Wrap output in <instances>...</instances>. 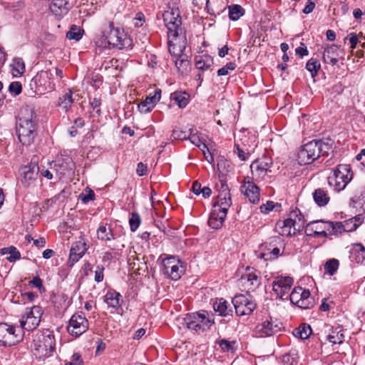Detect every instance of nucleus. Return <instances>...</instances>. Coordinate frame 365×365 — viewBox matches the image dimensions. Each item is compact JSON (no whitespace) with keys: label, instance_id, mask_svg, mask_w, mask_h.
I'll return each mask as SVG.
<instances>
[{"label":"nucleus","instance_id":"12","mask_svg":"<svg viewBox=\"0 0 365 365\" xmlns=\"http://www.w3.org/2000/svg\"><path fill=\"white\" fill-rule=\"evenodd\" d=\"M88 329V321L83 312L75 313L68 322V332L76 337L83 334Z\"/></svg>","mask_w":365,"mask_h":365},{"label":"nucleus","instance_id":"42","mask_svg":"<svg viewBox=\"0 0 365 365\" xmlns=\"http://www.w3.org/2000/svg\"><path fill=\"white\" fill-rule=\"evenodd\" d=\"M327 227L328 235L338 236L339 235L344 232L346 230V228L344 227V223L342 222L328 221V225H327Z\"/></svg>","mask_w":365,"mask_h":365},{"label":"nucleus","instance_id":"10","mask_svg":"<svg viewBox=\"0 0 365 365\" xmlns=\"http://www.w3.org/2000/svg\"><path fill=\"white\" fill-rule=\"evenodd\" d=\"M237 316L250 315L257 307V303L250 295L237 294L232 300Z\"/></svg>","mask_w":365,"mask_h":365},{"label":"nucleus","instance_id":"6","mask_svg":"<svg viewBox=\"0 0 365 365\" xmlns=\"http://www.w3.org/2000/svg\"><path fill=\"white\" fill-rule=\"evenodd\" d=\"M163 19L168 29V38L185 40V30L182 27V19L178 8H170L163 14Z\"/></svg>","mask_w":365,"mask_h":365},{"label":"nucleus","instance_id":"17","mask_svg":"<svg viewBox=\"0 0 365 365\" xmlns=\"http://www.w3.org/2000/svg\"><path fill=\"white\" fill-rule=\"evenodd\" d=\"M39 172V167L37 163L31 162L29 165L21 169V184L26 188L29 187L36 180Z\"/></svg>","mask_w":365,"mask_h":365},{"label":"nucleus","instance_id":"14","mask_svg":"<svg viewBox=\"0 0 365 365\" xmlns=\"http://www.w3.org/2000/svg\"><path fill=\"white\" fill-rule=\"evenodd\" d=\"M293 282V278L291 277L277 276L272 282V289L280 299H287V297H284L289 292Z\"/></svg>","mask_w":365,"mask_h":365},{"label":"nucleus","instance_id":"56","mask_svg":"<svg viewBox=\"0 0 365 365\" xmlns=\"http://www.w3.org/2000/svg\"><path fill=\"white\" fill-rule=\"evenodd\" d=\"M29 286L31 288H37L40 293H43L46 292V288L43 284V280L38 277H34L29 282Z\"/></svg>","mask_w":365,"mask_h":365},{"label":"nucleus","instance_id":"37","mask_svg":"<svg viewBox=\"0 0 365 365\" xmlns=\"http://www.w3.org/2000/svg\"><path fill=\"white\" fill-rule=\"evenodd\" d=\"M300 297L301 301L299 302L300 309H312L314 307L315 304V301L314 297L311 296L310 292L309 289H304L302 287V290L300 292Z\"/></svg>","mask_w":365,"mask_h":365},{"label":"nucleus","instance_id":"35","mask_svg":"<svg viewBox=\"0 0 365 365\" xmlns=\"http://www.w3.org/2000/svg\"><path fill=\"white\" fill-rule=\"evenodd\" d=\"M314 202L319 207L326 206L330 201V197L327 190L324 188H317L312 193Z\"/></svg>","mask_w":365,"mask_h":365},{"label":"nucleus","instance_id":"19","mask_svg":"<svg viewBox=\"0 0 365 365\" xmlns=\"http://www.w3.org/2000/svg\"><path fill=\"white\" fill-rule=\"evenodd\" d=\"M42 314L43 309L40 306H33L26 309L25 315L28 324L26 331H33L38 327Z\"/></svg>","mask_w":365,"mask_h":365},{"label":"nucleus","instance_id":"36","mask_svg":"<svg viewBox=\"0 0 365 365\" xmlns=\"http://www.w3.org/2000/svg\"><path fill=\"white\" fill-rule=\"evenodd\" d=\"M195 61L196 68L202 71L208 70L214 64L213 58L209 54L196 56Z\"/></svg>","mask_w":365,"mask_h":365},{"label":"nucleus","instance_id":"38","mask_svg":"<svg viewBox=\"0 0 365 365\" xmlns=\"http://www.w3.org/2000/svg\"><path fill=\"white\" fill-rule=\"evenodd\" d=\"M97 237L101 241H110L115 238L110 226L107 227V224L99 225L97 230Z\"/></svg>","mask_w":365,"mask_h":365},{"label":"nucleus","instance_id":"57","mask_svg":"<svg viewBox=\"0 0 365 365\" xmlns=\"http://www.w3.org/2000/svg\"><path fill=\"white\" fill-rule=\"evenodd\" d=\"M85 191L86 193H81L79 195V200H81L85 204H87L90 201L95 200V193L93 190L89 187H86Z\"/></svg>","mask_w":365,"mask_h":365},{"label":"nucleus","instance_id":"23","mask_svg":"<svg viewBox=\"0 0 365 365\" xmlns=\"http://www.w3.org/2000/svg\"><path fill=\"white\" fill-rule=\"evenodd\" d=\"M54 167L57 174L59 175H69L73 173L75 163L71 158L66 157L58 160Z\"/></svg>","mask_w":365,"mask_h":365},{"label":"nucleus","instance_id":"16","mask_svg":"<svg viewBox=\"0 0 365 365\" xmlns=\"http://www.w3.org/2000/svg\"><path fill=\"white\" fill-rule=\"evenodd\" d=\"M241 192L252 204L259 201V188L250 177L245 178L244 183L240 187Z\"/></svg>","mask_w":365,"mask_h":365},{"label":"nucleus","instance_id":"7","mask_svg":"<svg viewBox=\"0 0 365 365\" xmlns=\"http://www.w3.org/2000/svg\"><path fill=\"white\" fill-rule=\"evenodd\" d=\"M353 178L350 165L340 164L333 170V175L328 177V183L336 192L343 190Z\"/></svg>","mask_w":365,"mask_h":365},{"label":"nucleus","instance_id":"15","mask_svg":"<svg viewBox=\"0 0 365 365\" xmlns=\"http://www.w3.org/2000/svg\"><path fill=\"white\" fill-rule=\"evenodd\" d=\"M327 225H328V221L324 220H314L306 225L304 232L309 237H327L328 236Z\"/></svg>","mask_w":365,"mask_h":365},{"label":"nucleus","instance_id":"58","mask_svg":"<svg viewBox=\"0 0 365 365\" xmlns=\"http://www.w3.org/2000/svg\"><path fill=\"white\" fill-rule=\"evenodd\" d=\"M155 225L159 229L160 231L163 232L164 235L170 237H175V232L174 229H173L172 227L167 229L162 221H155Z\"/></svg>","mask_w":365,"mask_h":365},{"label":"nucleus","instance_id":"43","mask_svg":"<svg viewBox=\"0 0 365 365\" xmlns=\"http://www.w3.org/2000/svg\"><path fill=\"white\" fill-rule=\"evenodd\" d=\"M312 332L311 326L308 324L304 323L299 325V327L294 329L293 334L301 339H307Z\"/></svg>","mask_w":365,"mask_h":365},{"label":"nucleus","instance_id":"3","mask_svg":"<svg viewBox=\"0 0 365 365\" xmlns=\"http://www.w3.org/2000/svg\"><path fill=\"white\" fill-rule=\"evenodd\" d=\"M101 46L118 49L132 48L133 40L123 29L115 27L113 21H105L102 27Z\"/></svg>","mask_w":365,"mask_h":365},{"label":"nucleus","instance_id":"60","mask_svg":"<svg viewBox=\"0 0 365 365\" xmlns=\"http://www.w3.org/2000/svg\"><path fill=\"white\" fill-rule=\"evenodd\" d=\"M219 180L220 185L216 184V187L218 190L219 193L226 192L227 194L230 193L228 185L227 184L226 179L223 175H219Z\"/></svg>","mask_w":365,"mask_h":365},{"label":"nucleus","instance_id":"53","mask_svg":"<svg viewBox=\"0 0 365 365\" xmlns=\"http://www.w3.org/2000/svg\"><path fill=\"white\" fill-rule=\"evenodd\" d=\"M175 64L178 71L181 74L187 72L190 68V61L185 59H176Z\"/></svg>","mask_w":365,"mask_h":365},{"label":"nucleus","instance_id":"26","mask_svg":"<svg viewBox=\"0 0 365 365\" xmlns=\"http://www.w3.org/2000/svg\"><path fill=\"white\" fill-rule=\"evenodd\" d=\"M339 47L335 44L327 46L322 55V61L324 63L336 65L339 61Z\"/></svg>","mask_w":365,"mask_h":365},{"label":"nucleus","instance_id":"55","mask_svg":"<svg viewBox=\"0 0 365 365\" xmlns=\"http://www.w3.org/2000/svg\"><path fill=\"white\" fill-rule=\"evenodd\" d=\"M302 290L301 287H296L294 288L293 291L289 294V299L290 302L293 304L297 306L299 308H300L299 302L301 301V294L300 292Z\"/></svg>","mask_w":365,"mask_h":365},{"label":"nucleus","instance_id":"28","mask_svg":"<svg viewBox=\"0 0 365 365\" xmlns=\"http://www.w3.org/2000/svg\"><path fill=\"white\" fill-rule=\"evenodd\" d=\"M349 206L359 212H365V187L356 190L354 195L350 198Z\"/></svg>","mask_w":365,"mask_h":365},{"label":"nucleus","instance_id":"50","mask_svg":"<svg viewBox=\"0 0 365 365\" xmlns=\"http://www.w3.org/2000/svg\"><path fill=\"white\" fill-rule=\"evenodd\" d=\"M290 217L293 220H296L297 223V232H300L301 229L304 227V217L301 211L298 208H296L290 212Z\"/></svg>","mask_w":365,"mask_h":365},{"label":"nucleus","instance_id":"40","mask_svg":"<svg viewBox=\"0 0 365 365\" xmlns=\"http://www.w3.org/2000/svg\"><path fill=\"white\" fill-rule=\"evenodd\" d=\"M73 103V93L71 89H68V92L59 97L58 106L67 112L71 107Z\"/></svg>","mask_w":365,"mask_h":365},{"label":"nucleus","instance_id":"51","mask_svg":"<svg viewBox=\"0 0 365 365\" xmlns=\"http://www.w3.org/2000/svg\"><path fill=\"white\" fill-rule=\"evenodd\" d=\"M235 343V341H230L225 339H222L217 341V344L219 345L223 352H235V348L234 347V345Z\"/></svg>","mask_w":365,"mask_h":365},{"label":"nucleus","instance_id":"20","mask_svg":"<svg viewBox=\"0 0 365 365\" xmlns=\"http://www.w3.org/2000/svg\"><path fill=\"white\" fill-rule=\"evenodd\" d=\"M161 98V89L156 88L153 94L150 93L145 99L138 106V109L141 113H148L152 111L154 107Z\"/></svg>","mask_w":365,"mask_h":365},{"label":"nucleus","instance_id":"5","mask_svg":"<svg viewBox=\"0 0 365 365\" xmlns=\"http://www.w3.org/2000/svg\"><path fill=\"white\" fill-rule=\"evenodd\" d=\"M215 323L214 314L206 310L187 313L182 319L183 325L197 333L210 330Z\"/></svg>","mask_w":365,"mask_h":365},{"label":"nucleus","instance_id":"9","mask_svg":"<svg viewBox=\"0 0 365 365\" xmlns=\"http://www.w3.org/2000/svg\"><path fill=\"white\" fill-rule=\"evenodd\" d=\"M52 73L48 71L38 72L31 79L29 86L36 95H42L55 89V83L51 79Z\"/></svg>","mask_w":365,"mask_h":365},{"label":"nucleus","instance_id":"31","mask_svg":"<svg viewBox=\"0 0 365 365\" xmlns=\"http://www.w3.org/2000/svg\"><path fill=\"white\" fill-rule=\"evenodd\" d=\"M257 271L253 267H247L246 273L242 275L241 279L250 284V289H255L261 283L260 278L257 274Z\"/></svg>","mask_w":365,"mask_h":365},{"label":"nucleus","instance_id":"30","mask_svg":"<svg viewBox=\"0 0 365 365\" xmlns=\"http://www.w3.org/2000/svg\"><path fill=\"white\" fill-rule=\"evenodd\" d=\"M121 294L114 289H110L104 296V302L107 304L109 307L118 309L121 307Z\"/></svg>","mask_w":365,"mask_h":365},{"label":"nucleus","instance_id":"22","mask_svg":"<svg viewBox=\"0 0 365 365\" xmlns=\"http://www.w3.org/2000/svg\"><path fill=\"white\" fill-rule=\"evenodd\" d=\"M68 0H50L51 12L58 18H63L71 9Z\"/></svg>","mask_w":365,"mask_h":365},{"label":"nucleus","instance_id":"2","mask_svg":"<svg viewBox=\"0 0 365 365\" xmlns=\"http://www.w3.org/2000/svg\"><path fill=\"white\" fill-rule=\"evenodd\" d=\"M334 140L329 138L314 139L304 144L298 153L300 165H309L320 156H327L333 150Z\"/></svg>","mask_w":365,"mask_h":365},{"label":"nucleus","instance_id":"4","mask_svg":"<svg viewBox=\"0 0 365 365\" xmlns=\"http://www.w3.org/2000/svg\"><path fill=\"white\" fill-rule=\"evenodd\" d=\"M158 261H160V272L171 280L177 281L185 273L186 263L178 255L162 254Z\"/></svg>","mask_w":365,"mask_h":365},{"label":"nucleus","instance_id":"54","mask_svg":"<svg viewBox=\"0 0 365 365\" xmlns=\"http://www.w3.org/2000/svg\"><path fill=\"white\" fill-rule=\"evenodd\" d=\"M190 136V128L188 130H182L178 128L173 130L172 137L175 140H186Z\"/></svg>","mask_w":365,"mask_h":365},{"label":"nucleus","instance_id":"62","mask_svg":"<svg viewBox=\"0 0 365 365\" xmlns=\"http://www.w3.org/2000/svg\"><path fill=\"white\" fill-rule=\"evenodd\" d=\"M237 67L235 62H228L225 66L217 71V76H222L229 73V71H234Z\"/></svg>","mask_w":365,"mask_h":365},{"label":"nucleus","instance_id":"11","mask_svg":"<svg viewBox=\"0 0 365 365\" xmlns=\"http://www.w3.org/2000/svg\"><path fill=\"white\" fill-rule=\"evenodd\" d=\"M35 349L38 351H45V355H50L56 348V340L53 331L46 329L36 334L34 339Z\"/></svg>","mask_w":365,"mask_h":365},{"label":"nucleus","instance_id":"24","mask_svg":"<svg viewBox=\"0 0 365 365\" xmlns=\"http://www.w3.org/2000/svg\"><path fill=\"white\" fill-rule=\"evenodd\" d=\"M214 311L220 317L232 316L233 309L231 304L224 298H216L212 304Z\"/></svg>","mask_w":365,"mask_h":365},{"label":"nucleus","instance_id":"13","mask_svg":"<svg viewBox=\"0 0 365 365\" xmlns=\"http://www.w3.org/2000/svg\"><path fill=\"white\" fill-rule=\"evenodd\" d=\"M283 328L282 324L278 321L266 319L258 324L255 329V336L257 337H267L279 332Z\"/></svg>","mask_w":365,"mask_h":365},{"label":"nucleus","instance_id":"25","mask_svg":"<svg viewBox=\"0 0 365 365\" xmlns=\"http://www.w3.org/2000/svg\"><path fill=\"white\" fill-rule=\"evenodd\" d=\"M227 212L220 210V209L214 207L208 219L207 222L209 226L215 230L221 228L227 217Z\"/></svg>","mask_w":365,"mask_h":365},{"label":"nucleus","instance_id":"8","mask_svg":"<svg viewBox=\"0 0 365 365\" xmlns=\"http://www.w3.org/2000/svg\"><path fill=\"white\" fill-rule=\"evenodd\" d=\"M23 340V331L18 325L0 323V346H12Z\"/></svg>","mask_w":365,"mask_h":365},{"label":"nucleus","instance_id":"1","mask_svg":"<svg viewBox=\"0 0 365 365\" xmlns=\"http://www.w3.org/2000/svg\"><path fill=\"white\" fill-rule=\"evenodd\" d=\"M38 118L34 108L26 106L21 108L16 134L19 142L24 146H30L37 136Z\"/></svg>","mask_w":365,"mask_h":365},{"label":"nucleus","instance_id":"52","mask_svg":"<svg viewBox=\"0 0 365 365\" xmlns=\"http://www.w3.org/2000/svg\"><path fill=\"white\" fill-rule=\"evenodd\" d=\"M339 262L336 259H329L324 264V270L329 275H333L338 269Z\"/></svg>","mask_w":365,"mask_h":365},{"label":"nucleus","instance_id":"59","mask_svg":"<svg viewBox=\"0 0 365 365\" xmlns=\"http://www.w3.org/2000/svg\"><path fill=\"white\" fill-rule=\"evenodd\" d=\"M187 38L185 40L179 39V49L178 50L177 59H185L189 60V57L187 54L184 53L186 48Z\"/></svg>","mask_w":365,"mask_h":365},{"label":"nucleus","instance_id":"45","mask_svg":"<svg viewBox=\"0 0 365 365\" xmlns=\"http://www.w3.org/2000/svg\"><path fill=\"white\" fill-rule=\"evenodd\" d=\"M305 68L310 72L312 78H315L321 68V64L317 58H311L307 62Z\"/></svg>","mask_w":365,"mask_h":365},{"label":"nucleus","instance_id":"29","mask_svg":"<svg viewBox=\"0 0 365 365\" xmlns=\"http://www.w3.org/2000/svg\"><path fill=\"white\" fill-rule=\"evenodd\" d=\"M349 259L351 262L363 264L365 262V247L361 243L352 245L349 250Z\"/></svg>","mask_w":365,"mask_h":365},{"label":"nucleus","instance_id":"44","mask_svg":"<svg viewBox=\"0 0 365 365\" xmlns=\"http://www.w3.org/2000/svg\"><path fill=\"white\" fill-rule=\"evenodd\" d=\"M12 73L14 76H21L26 71L25 63L22 58L16 57L13 59Z\"/></svg>","mask_w":365,"mask_h":365},{"label":"nucleus","instance_id":"61","mask_svg":"<svg viewBox=\"0 0 365 365\" xmlns=\"http://www.w3.org/2000/svg\"><path fill=\"white\" fill-rule=\"evenodd\" d=\"M70 250L71 252H75L80 255H84L85 252L87 250L86 244L81 241L76 242L72 245V247Z\"/></svg>","mask_w":365,"mask_h":365},{"label":"nucleus","instance_id":"49","mask_svg":"<svg viewBox=\"0 0 365 365\" xmlns=\"http://www.w3.org/2000/svg\"><path fill=\"white\" fill-rule=\"evenodd\" d=\"M141 223V217L138 212H132L130 213L129 225L131 232H135Z\"/></svg>","mask_w":365,"mask_h":365},{"label":"nucleus","instance_id":"63","mask_svg":"<svg viewBox=\"0 0 365 365\" xmlns=\"http://www.w3.org/2000/svg\"><path fill=\"white\" fill-rule=\"evenodd\" d=\"M9 91L14 96L19 95L22 91L21 83L19 81H13L9 86Z\"/></svg>","mask_w":365,"mask_h":365},{"label":"nucleus","instance_id":"21","mask_svg":"<svg viewBox=\"0 0 365 365\" xmlns=\"http://www.w3.org/2000/svg\"><path fill=\"white\" fill-rule=\"evenodd\" d=\"M296 220L289 217L283 221H279L276 225V230L282 236L291 237L297 232Z\"/></svg>","mask_w":365,"mask_h":365},{"label":"nucleus","instance_id":"27","mask_svg":"<svg viewBox=\"0 0 365 365\" xmlns=\"http://www.w3.org/2000/svg\"><path fill=\"white\" fill-rule=\"evenodd\" d=\"M227 0H207L206 9L211 16H216L223 13L227 7Z\"/></svg>","mask_w":365,"mask_h":365},{"label":"nucleus","instance_id":"32","mask_svg":"<svg viewBox=\"0 0 365 365\" xmlns=\"http://www.w3.org/2000/svg\"><path fill=\"white\" fill-rule=\"evenodd\" d=\"M344 329L340 325L332 327L327 339L332 344H341L344 341Z\"/></svg>","mask_w":365,"mask_h":365},{"label":"nucleus","instance_id":"47","mask_svg":"<svg viewBox=\"0 0 365 365\" xmlns=\"http://www.w3.org/2000/svg\"><path fill=\"white\" fill-rule=\"evenodd\" d=\"M190 136L188 140L195 145V146L200 148H206L207 150V145L202 141V138L198 135V132L196 129L190 128Z\"/></svg>","mask_w":365,"mask_h":365},{"label":"nucleus","instance_id":"48","mask_svg":"<svg viewBox=\"0 0 365 365\" xmlns=\"http://www.w3.org/2000/svg\"><path fill=\"white\" fill-rule=\"evenodd\" d=\"M83 33V29L73 24L67 32L66 38L71 40L79 41L82 38Z\"/></svg>","mask_w":365,"mask_h":365},{"label":"nucleus","instance_id":"64","mask_svg":"<svg viewBox=\"0 0 365 365\" xmlns=\"http://www.w3.org/2000/svg\"><path fill=\"white\" fill-rule=\"evenodd\" d=\"M235 150H234V152L237 153L238 158L242 161H245L248 159V158L250 157L249 152L246 153L242 148H240V145L236 143H235Z\"/></svg>","mask_w":365,"mask_h":365},{"label":"nucleus","instance_id":"33","mask_svg":"<svg viewBox=\"0 0 365 365\" xmlns=\"http://www.w3.org/2000/svg\"><path fill=\"white\" fill-rule=\"evenodd\" d=\"M170 98L180 108H185L190 102V96L186 91H176L170 94Z\"/></svg>","mask_w":365,"mask_h":365},{"label":"nucleus","instance_id":"18","mask_svg":"<svg viewBox=\"0 0 365 365\" xmlns=\"http://www.w3.org/2000/svg\"><path fill=\"white\" fill-rule=\"evenodd\" d=\"M272 165V160L269 157L264 155L262 158L255 160L250 165L252 175H255L257 178H264L269 168Z\"/></svg>","mask_w":365,"mask_h":365},{"label":"nucleus","instance_id":"41","mask_svg":"<svg viewBox=\"0 0 365 365\" xmlns=\"http://www.w3.org/2000/svg\"><path fill=\"white\" fill-rule=\"evenodd\" d=\"M227 8L228 9L229 19L232 21H237L245 13V9L239 4H232L227 6Z\"/></svg>","mask_w":365,"mask_h":365},{"label":"nucleus","instance_id":"34","mask_svg":"<svg viewBox=\"0 0 365 365\" xmlns=\"http://www.w3.org/2000/svg\"><path fill=\"white\" fill-rule=\"evenodd\" d=\"M232 205V199L230 193L227 194L226 192L218 193L217 197V202L213 205L215 208L220 209L225 212L228 211V209Z\"/></svg>","mask_w":365,"mask_h":365},{"label":"nucleus","instance_id":"46","mask_svg":"<svg viewBox=\"0 0 365 365\" xmlns=\"http://www.w3.org/2000/svg\"><path fill=\"white\" fill-rule=\"evenodd\" d=\"M1 254H9L10 255L7 257V260L10 262H14L21 258L20 252L14 246H10L1 249Z\"/></svg>","mask_w":365,"mask_h":365},{"label":"nucleus","instance_id":"39","mask_svg":"<svg viewBox=\"0 0 365 365\" xmlns=\"http://www.w3.org/2000/svg\"><path fill=\"white\" fill-rule=\"evenodd\" d=\"M283 247V250L285 248V243L282 238L279 236H273L268 239L267 242L262 245V247L264 251L269 252L272 248L274 247Z\"/></svg>","mask_w":365,"mask_h":365}]
</instances>
